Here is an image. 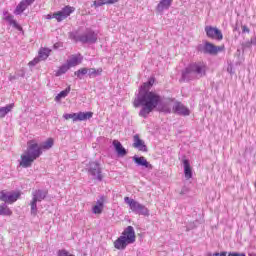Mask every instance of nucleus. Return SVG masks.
I'll return each instance as SVG.
<instances>
[{
    "mask_svg": "<svg viewBox=\"0 0 256 256\" xmlns=\"http://www.w3.org/2000/svg\"><path fill=\"white\" fill-rule=\"evenodd\" d=\"M153 85H155V78L151 77L140 87L133 102L136 109L141 107L139 116L143 117V119H147L149 114L152 113L153 110L157 109L159 103H161V96L156 92L150 91Z\"/></svg>",
    "mask_w": 256,
    "mask_h": 256,
    "instance_id": "nucleus-1",
    "label": "nucleus"
},
{
    "mask_svg": "<svg viewBox=\"0 0 256 256\" xmlns=\"http://www.w3.org/2000/svg\"><path fill=\"white\" fill-rule=\"evenodd\" d=\"M54 144L55 141L53 138H48L41 145H39L35 140L28 141L27 149L21 155V160L19 161L20 167H23V169L31 167L36 159H39L40 155H43V151H49Z\"/></svg>",
    "mask_w": 256,
    "mask_h": 256,
    "instance_id": "nucleus-2",
    "label": "nucleus"
},
{
    "mask_svg": "<svg viewBox=\"0 0 256 256\" xmlns=\"http://www.w3.org/2000/svg\"><path fill=\"white\" fill-rule=\"evenodd\" d=\"M207 73V65L203 62H195L188 65L182 72V79L184 81H192V79H201Z\"/></svg>",
    "mask_w": 256,
    "mask_h": 256,
    "instance_id": "nucleus-3",
    "label": "nucleus"
},
{
    "mask_svg": "<svg viewBox=\"0 0 256 256\" xmlns=\"http://www.w3.org/2000/svg\"><path fill=\"white\" fill-rule=\"evenodd\" d=\"M136 239L135 228H133V226H127L121 236L114 241V247L118 249V251H125L128 245L135 243Z\"/></svg>",
    "mask_w": 256,
    "mask_h": 256,
    "instance_id": "nucleus-4",
    "label": "nucleus"
},
{
    "mask_svg": "<svg viewBox=\"0 0 256 256\" xmlns=\"http://www.w3.org/2000/svg\"><path fill=\"white\" fill-rule=\"evenodd\" d=\"M48 192L43 189H36L32 191V199L30 201V213L33 217H37V213L39 212L37 208V203H41V201H45L47 198Z\"/></svg>",
    "mask_w": 256,
    "mask_h": 256,
    "instance_id": "nucleus-5",
    "label": "nucleus"
},
{
    "mask_svg": "<svg viewBox=\"0 0 256 256\" xmlns=\"http://www.w3.org/2000/svg\"><path fill=\"white\" fill-rule=\"evenodd\" d=\"M124 203L129 206L132 213H135L136 215H143L144 217H149V208L139 203L137 200L130 197H125Z\"/></svg>",
    "mask_w": 256,
    "mask_h": 256,
    "instance_id": "nucleus-6",
    "label": "nucleus"
},
{
    "mask_svg": "<svg viewBox=\"0 0 256 256\" xmlns=\"http://www.w3.org/2000/svg\"><path fill=\"white\" fill-rule=\"evenodd\" d=\"M87 171L95 181H103V170L98 162H90Z\"/></svg>",
    "mask_w": 256,
    "mask_h": 256,
    "instance_id": "nucleus-7",
    "label": "nucleus"
},
{
    "mask_svg": "<svg viewBox=\"0 0 256 256\" xmlns=\"http://www.w3.org/2000/svg\"><path fill=\"white\" fill-rule=\"evenodd\" d=\"M225 46H215L210 42H206L205 45H199L198 51L201 53H208L209 55H217L219 52L223 51Z\"/></svg>",
    "mask_w": 256,
    "mask_h": 256,
    "instance_id": "nucleus-8",
    "label": "nucleus"
},
{
    "mask_svg": "<svg viewBox=\"0 0 256 256\" xmlns=\"http://www.w3.org/2000/svg\"><path fill=\"white\" fill-rule=\"evenodd\" d=\"M19 197H21V192H9L6 190L0 191V201L8 203L9 205L15 203Z\"/></svg>",
    "mask_w": 256,
    "mask_h": 256,
    "instance_id": "nucleus-9",
    "label": "nucleus"
},
{
    "mask_svg": "<svg viewBox=\"0 0 256 256\" xmlns=\"http://www.w3.org/2000/svg\"><path fill=\"white\" fill-rule=\"evenodd\" d=\"M71 13H75V7L65 6L60 11L55 12L53 14V18L56 19L58 23H61V21H64V19H67V17H69Z\"/></svg>",
    "mask_w": 256,
    "mask_h": 256,
    "instance_id": "nucleus-10",
    "label": "nucleus"
},
{
    "mask_svg": "<svg viewBox=\"0 0 256 256\" xmlns=\"http://www.w3.org/2000/svg\"><path fill=\"white\" fill-rule=\"evenodd\" d=\"M205 33L209 39H215L216 41H223V33L217 27L206 26Z\"/></svg>",
    "mask_w": 256,
    "mask_h": 256,
    "instance_id": "nucleus-11",
    "label": "nucleus"
},
{
    "mask_svg": "<svg viewBox=\"0 0 256 256\" xmlns=\"http://www.w3.org/2000/svg\"><path fill=\"white\" fill-rule=\"evenodd\" d=\"M98 34L93 30H87L84 34L78 37L81 43H97Z\"/></svg>",
    "mask_w": 256,
    "mask_h": 256,
    "instance_id": "nucleus-12",
    "label": "nucleus"
},
{
    "mask_svg": "<svg viewBox=\"0 0 256 256\" xmlns=\"http://www.w3.org/2000/svg\"><path fill=\"white\" fill-rule=\"evenodd\" d=\"M172 111L173 113H176V115H181L182 117H189V115H191V110L181 102H174L172 105Z\"/></svg>",
    "mask_w": 256,
    "mask_h": 256,
    "instance_id": "nucleus-13",
    "label": "nucleus"
},
{
    "mask_svg": "<svg viewBox=\"0 0 256 256\" xmlns=\"http://www.w3.org/2000/svg\"><path fill=\"white\" fill-rule=\"evenodd\" d=\"M134 163H136V165L138 167H144L145 169H153V165L151 163H149V161H147V159L143 156H133L132 157Z\"/></svg>",
    "mask_w": 256,
    "mask_h": 256,
    "instance_id": "nucleus-14",
    "label": "nucleus"
},
{
    "mask_svg": "<svg viewBox=\"0 0 256 256\" xmlns=\"http://www.w3.org/2000/svg\"><path fill=\"white\" fill-rule=\"evenodd\" d=\"M133 147L134 149H138V151H142L147 153V145H145V141H143L138 134L133 136Z\"/></svg>",
    "mask_w": 256,
    "mask_h": 256,
    "instance_id": "nucleus-15",
    "label": "nucleus"
},
{
    "mask_svg": "<svg viewBox=\"0 0 256 256\" xmlns=\"http://www.w3.org/2000/svg\"><path fill=\"white\" fill-rule=\"evenodd\" d=\"M30 5H33V0H22L16 6V9L14 10V15H21V13H23Z\"/></svg>",
    "mask_w": 256,
    "mask_h": 256,
    "instance_id": "nucleus-16",
    "label": "nucleus"
},
{
    "mask_svg": "<svg viewBox=\"0 0 256 256\" xmlns=\"http://www.w3.org/2000/svg\"><path fill=\"white\" fill-rule=\"evenodd\" d=\"M171 5H173V0H160L156 6V11L162 14L164 11L169 10Z\"/></svg>",
    "mask_w": 256,
    "mask_h": 256,
    "instance_id": "nucleus-17",
    "label": "nucleus"
},
{
    "mask_svg": "<svg viewBox=\"0 0 256 256\" xmlns=\"http://www.w3.org/2000/svg\"><path fill=\"white\" fill-rule=\"evenodd\" d=\"M83 62V57L81 54H76V55H72L70 56V58L66 61V64L68 65V67H77V65H81V63Z\"/></svg>",
    "mask_w": 256,
    "mask_h": 256,
    "instance_id": "nucleus-18",
    "label": "nucleus"
},
{
    "mask_svg": "<svg viewBox=\"0 0 256 256\" xmlns=\"http://www.w3.org/2000/svg\"><path fill=\"white\" fill-rule=\"evenodd\" d=\"M104 207L105 199L102 196L99 200H97L96 205L92 207V213H94V215H101V213H103Z\"/></svg>",
    "mask_w": 256,
    "mask_h": 256,
    "instance_id": "nucleus-19",
    "label": "nucleus"
},
{
    "mask_svg": "<svg viewBox=\"0 0 256 256\" xmlns=\"http://www.w3.org/2000/svg\"><path fill=\"white\" fill-rule=\"evenodd\" d=\"M112 145L114 146L118 157H125V155H127V150L123 147L121 142L118 140H113Z\"/></svg>",
    "mask_w": 256,
    "mask_h": 256,
    "instance_id": "nucleus-20",
    "label": "nucleus"
},
{
    "mask_svg": "<svg viewBox=\"0 0 256 256\" xmlns=\"http://www.w3.org/2000/svg\"><path fill=\"white\" fill-rule=\"evenodd\" d=\"M183 165H184L185 179L189 180L193 177V171L191 170V164L189 163V160L184 159Z\"/></svg>",
    "mask_w": 256,
    "mask_h": 256,
    "instance_id": "nucleus-21",
    "label": "nucleus"
},
{
    "mask_svg": "<svg viewBox=\"0 0 256 256\" xmlns=\"http://www.w3.org/2000/svg\"><path fill=\"white\" fill-rule=\"evenodd\" d=\"M4 21H7V23H9V25H12L14 29H17L18 31H23V28L21 27V25H19V23H17L13 15H7L6 17H4Z\"/></svg>",
    "mask_w": 256,
    "mask_h": 256,
    "instance_id": "nucleus-22",
    "label": "nucleus"
},
{
    "mask_svg": "<svg viewBox=\"0 0 256 256\" xmlns=\"http://www.w3.org/2000/svg\"><path fill=\"white\" fill-rule=\"evenodd\" d=\"M93 117V112H78L76 113V122L77 121H87Z\"/></svg>",
    "mask_w": 256,
    "mask_h": 256,
    "instance_id": "nucleus-23",
    "label": "nucleus"
},
{
    "mask_svg": "<svg viewBox=\"0 0 256 256\" xmlns=\"http://www.w3.org/2000/svg\"><path fill=\"white\" fill-rule=\"evenodd\" d=\"M13 107H15V104H8L5 107H0V119H3L8 113H11Z\"/></svg>",
    "mask_w": 256,
    "mask_h": 256,
    "instance_id": "nucleus-24",
    "label": "nucleus"
},
{
    "mask_svg": "<svg viewBox=\"0 0 256 256\" xmlns=\"http://www.w3.org/2000/svg\"><path fill=\"white\" fill-rule=\"evenodd\" d=\"M49 55H51V49L49 48H40L38 52V57L41 61H45Z\"/></svg>",
    "mask_w": 256,
    "mask_h": 256,
    "instance_id": "nucleus-25",
    "label": "nucleus"
},
{
    "mask_svg": "<svg viewBox=\"0 0 256 256\" xmlns=\"http://www.w3.org/2000/svg\"><path fill=\"white\" fill-rule=\"evenodd\" d=\"M0 215H3L5 217H11L13 215V211L6 204H2L0 205Z\"/></svg>",
    "mask_w": 256,
    "mask_h": 256,
    "instance_id": "nucleus-26",
    "label": "nucleus"
},
{
    "mask_svg": "<svg viewBox=\"0 0 256 256\" xmlns=\"http://www.w3.org/2000/svg\"><path fill=\"white\" fill-rule=\"evenodd\" d=\"M70 69L71 68L69 67V65L66 62L65 64H63L62 66H60L58 68V70L55 72V76L61 77V75H65V73H67V71H69Z\"/></svg>",
    "mask_w": 256,
    "mask_h": 256,
    "instance_id": "nucleus-27",
    "label": "nucleus"
},
{
    "mask_svg": "<svg viewBox=\"0 0 256 256\" xmlns=\"http://www.w3.org/2000/svg\"><path fill=\"white\" fill-rule=\"evenodd\" d=\"M69 93H71V86H68L65 90L61 91L56 97H55V101L59 102L62 99H65V97H67V95H69Z\"/></svg>",
    "mask_w": 256,
    "mask_h": 256,
    "instance_id": "nucleus-28",
    "label": "nucleus"
},
{
    "mask_svg": "<svg viewBox=\"0 0 256 256\" xmlns=\"http://www.w3.org/2000/svg\"><path fill=\"white\" fill-rule=\"evenodd\" d=\"M101 73H103V68H90L88 69V77L90 78H95V77H99V75H101Z\"/></svg>",
    "mask_w": 256,
    "mask_h": 256,
    "instance_id": "nucleus-29",
    "label": "nucleus"
},
{
    "mask_svg": "<svg viewBox=\"0 0 256 256\" xmlns=\"http://www.w3.org/2000/svg\"><path fill=\"white\" fill-rule=\"evenodd\" d=\"M173 104V101H168L164 105L161 106L160 111L162 113H171V106Z\"/></svg>",
    "mask_w": 256,
    "mask_h": 256,
    "instance_id": "nucleus-30",
    "label": "nucleus"
},
{
    "mask_svg": "<svg viewBox=\"0 0 256 256\" xmlns=\"http://www.w3.org/2000/svg\"><path fill=\"white\" fill-rule=\"evenodd\" d=\"M94 7H103V5H111V0H95Z\"/></svg>",
    "mask_w": 256,
    "mask_h": 256,
    "instance_id": "nucleus-31",
    "label": "nucleus"
},
{
    "mask_svg": "<svg viewBox=\"0 0 256 256\" xmlns=\"http://www.w3.org/2000/svg\"><path fill=\"white\" fill-rule=\"evenodd\" d=\"M74 75L78 77V79H81V75H89V69L87 68H82L74 72Z\"/></svg>",
    "mask_w": 256,
    "mask_h": 256,
    "instance_id": "nucleus-32",
    "label": "nucleus"
},
{
    "mask_svg": "<svg viewBox=\"0 0 256 256\" xmlns=\"http://www.w3.org/2000/svg\"><path fill=\"white\" fill-rule=\"evenodd\" d=\"M63 117L66 120L72 119L74 123H77V113L64 114Z\"/></svg>",
    "mask_w": 256,
    "mask_h": 256,
    "instance_id": "nucleus-33",
    "label": "nucleus"
},
{
    "mask_svg": "<svg viewBox=\"0 0 256 256\" xmlns=\"http://www.w3.org/2000/svg\"><path fill=\"white\" fill-rule=\"evenodd\" d=\"M57 255L58 256H75V255L69 253V251H67L65 249L58 250Z\"/></svg>",
    "mask_w": 256,
    "mask_h": 256,
    "instance_id": "nucleus-34",
    "label": "nucleus"
},
{
    "mask_svg": "<svg viewBox=\"0 0 256 256\" xmlns=\"http://www.w3.org/2000/svg\"><path fill=\"white\" fill-rule=\"evenodd\" d=\"M41 61V58H39V56L37 58H34L32 61L29 62L30 67H35V65H37V63H39Z\"/></svg>",
    "mask_w": 256,
    "mask_h": 256,
    "instance_id": "nucleus-35",
    "label": "nucleus"
},
{
    "mask_svg": "<svg viewBox=\"0 0 256 256\" xmlns=\"http://www.w3.org/2000/svg\"><path fill=\"white\" fill-rule=\"evenodd\" d=\"M228 256H247L245 253L230 252Z\"/></svg>",
    "mask_w": 256,
    "mask_h": 256,
    "instance_id": "nucleus-36",
    "label": "nucleus"
},
{
    "mask_svg": "<svg viewBox=\"0 0 256 256\" xmlns=\"http://www.w3.org/2000/svg\"><path fill=\"white\" fill-rule=\"evenodd\" d=\"M187 193H189V188H187V187L184 186V187L182 188L180 194H181V195H187Z\"/></svg>",
    "mask_w": 256,
    "mask_h": 256,
    "instance_id": "nucleus-37",
    "label": "nucleus"
},
{
    "mask_svg": "<svg viewBox=\"0 0 256 256\" xmlns=\"http://www.w3.org/2000/svg\"><path fill=\"white\" fill-rule=\"evenodd\" d=\"M243 33H249V28L247 26H242Z\"/></svg>",
    "mask_w": 256,
    "mask_h": 256,
    "instance_id": "nucleus-38",
    "label": "nucleus"
},
{
    "mask_svg": "<svg viewBox=\"0 0 256 256\" xmlns=\"http://www.w3.org/2000/svg\"><path fill=\"white\" fill-rule=\"evenodd\" d=\"M208 256H219V252H216L214 254L209 253Z\"/></svg>",
    "mask_w": 256,
    "mask_h": 256,
    "instance_id": "nucleus-39",
    "label": "nucleus"
},
{
    "mask_svg": "<svg viewBox=\"0 0 256 256\" xmlns=\"http://www.w3.org/2000/svg\"><path fill=\"white\" fill-rule=\"evenodd\" d=\"M117 1H119V0H110V5L117 3Z\"/></svg>",
    "mask_w": 256,
    "mask_h": 256,
    "instance_id": "nucleus-40",
    "label": "nucleus"
},
{
    "mask_svg": "<svg viewBox=\"0 0 256 256\" xmlns=\"http://www.w3.org/2000/svg\"><path fill=\"white\" fill-rule=\"evenodd\" d=\"M3 15H4V17H7V15H11V14H9V11H4Z\"/></svg>",
    "mask_w": 256,
    "mask_h": 256,
    "instance_id": "nucleus-41",
    "label": "nucleus"
},
{
    "mask_svg": "<svg viewBox=\"0 0 256 256\" xmlns=\"http://www.w3.org/2000/svg\"><path fill=\"white\" fill-rule=\"evenodd\" d=\"M46 19H54V18H53V15L48 14V15L46 16Z\"/></svg>",
    "mask_w": 256,
    "mask_h": 256,
    "instance_id": "nucleus-42",
    "label": "nucleus"
},
{
    "mask_svg": "<svg viewBox=\"0 0 256 256\" xmlns=\"http://www.w3.org/2000/svg\"><path fill=\"white\" fill-rule=\"evenodd\" d=\"M219 256H227V252H221L219 253Z\"/></svg>",
    "mask_w": 256,
    "mask_h": 256,
    "instance_id": "nucleus-43",
    "label": "nucleus"
},
{
    "mask_svg": "<svg viewBox=\"0 0 256 256\" xmlns=\"http://www.w3.org/2000/svg\"><path fill=\"white\" fill-rule=\"evenodd\" d=\"M250 256H256V254H250Z\"/></svg>",
    "mask_w": 256,
    "mask_h": 256,
    "instance_id": "nucleus-44",
    "label": "nucleus"
},
{
    "mask_svg": "<svg viewBox=\"0 0 256 256\" xmlns=\"http://www.w3.org/2000/svg\"><path fill=\"white\" fill-rule=\"evenodd\" d=\"M32 3H35V0H32Z\"/></svg>",
    "mask_w": 256,
    "mask_h": 256,
    "instance_id": "nucleus-45",
    "label": "nucleus"
}]
</instances>
